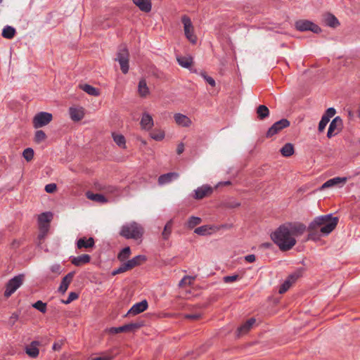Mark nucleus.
Returning <instances> with one entry per match:
<instances>
[{
  "instance_id": "423d86ee",
  "label": "nucleus",
  "mask_w": 360,
  "mask_h": 360,
  "mask_svg": "<svg viewBox=\"0 0 360 360\" xmlns=\"http://www.w3.org/2000/svg\"><path fill=\"white\" fill-rule=\"evenodd\" d=\"M295 27L296 30L300 32L311 31L316 34L321 32V29L319 25L308 20H297Z\"/></svg>"
},
{
  "instance_id": "37998d69",
  "label": "nucleus",
  "mask_w": 360,
  "mask_h": 360,
  "mask_svg": "<svg viewBox=\"0 0 360 360\" xmlns=\"http://www.w3.org/2000/svg\"><path fill=\"white\" fill-rule=\"evenodd\" d=\"M309 233L307 236V240H311L313 241H317L321 238V236H323L321 233L319 231H316V229L315 230H309Z\"/></svg>"
},
{
  "instance_id": "cd10ccee",
  "label": "nucleus",
  "mask_w": 360,
  "mask_h": 360,
  "mask_svg": "<svg viewBox=\"0 0 360 360\" xmlns=\"http://www.w3.org/2000/svg\"><path fill=\"white\" fill-rule=\"evenodd\" d=\"M146 257L144 255H137L133 257L131 259L128 260L125 262V266L128 270L133 269L134 267L139 265L141 261H146Z\"/></svg>"
},
{
  "instance_id": "49530a36",
  "label": "nucleus",
  "mask_w": 360,
  "mask_h": 360,
  "mask_svg": "<svg viewBox=\"0 0 360 360\" xmlns=\"http://www.w3.org/2000/svg\"><path fill=\"white\" fill-rule=\"evenodd\" d=\"M32 307L39 310L41 313H46V303L43 302L41 300L37 301L35 303L32 304Z\"/></svg>"
},
{
  "instance_id": "39448f33",
  "label": "nucleus",
  "mask_w": 360,
  "mask_h": 360,
  "mask_svg": "<svg viewBox=\"0 0 360 360\" xmlns=\"http://www.w3.org/2000/svg\"><path fill=\"white\" fill-rule=\"evenodd\" d=\"M24 275L19 274L10 279L6 285V290L4 291V296L9 297L15 291L19 288L23 283Z\"/></svg>"
},
{
  "instance_id": "3c124183",
  "label": "nucleus",
  "mask_w": 360,
  "mask_h": 360,
  "mask_svg": "<svg viewBox=\"0 0 360 360\" xmlns=\"http://www.w3.org/2000/svg\"><path fill=\"white\" fill-rule=\"evenodd\" d=\"M291 281L290 280H285L283 283L280 286L278 292L280 294L285 292L290 287Z\"/></svg>"
},
{
  "instance_id": "bf43d9fd",
  "label": "nucleus",
  "mask_w": 360,
  "mask_h": 360,
  "mask_svg": "<svg viewBox=\"0 0 360 360\" xmlns=\"http://www.w3.org/2000/svg\"><path fill=\"white\" fill-rule=\"evenodd\" d=\"M51 271L53 273L60 274L61 271V266L58 264H55L51 266Z\"/></svg>"
},
{
  "instance_id": "de8ad7c7",
  "label": "nucleus",
  "mask_w": 360,
  "mask_h": 360,
  "mask_svg": "<svg viewBox=\"0 0 360 360\" xmlns=\"http://www.w3.org/2000/svg\"><path fill=\"white\" fill-rule=\"evenodd\" d=\"M22 157L27 161L30 162L33 159L34 150L31 148H27L22 152Z\"/></svg>"
},
{
  "instance_id": "0eeeda50",
  "label": "nucleus",
  "mask_w": 360,
  "mask_h": 360,
  "mask_svg": "<svg viewBox=\"0 0 360 360\" xmlns=\"http://www.w3.org/2000/svg\"><path fill=\"white\" fill-rule=\"evenodd\" d=\"M115 60L117 61L120 65V69L123 74H127L129 72V51L126 47L120 49Z\"/></svg>"
},
{
  "instance_id": "e2e57ef3",
  "label": "nucleus",
  "mask_w": 360,
  "mask_h": 360,
  "mask_svg": "<svg viewBox=\"0 0 360 360\" xmlns=\"http://www.w3.org/2000/svg\"><path fill=\"white\" fill-rule=\"evenodd\" d=\"M113 356L110 355H104L101 356L96 357L93 360H112Z\"/></svg>"
},
{
  "instance_id": "680f3d73",
  "label": "nucleus",
  "mask_w": 360,
  "mask_h": 360,
  "mask_svg": "<svg viewBox=\"0 0 360 360\" xmlns=\"http://www.w3.org/2000/svg\"><path fill=\"white\" fill-rule=\"evenodd\" d=\"M256 257L255 255H248L245 257V260L249 263H252L255 261Z\"/></svg>"
},
{
  "instance_id": "a19ab883",
  "label": "nucleus",
  "mask_w": 360,
  "mask_h": 360,
  "mask_svg": "<svg viewBox=\"0 0 360 360\" xmlns=\"http://www.w3.org/2000/svg\"><path fill=\"white\" fill-rule=\"evenodd\" d=\"M112 137H113L114 141L116 143V144L118 146L123 148H125L126 140L123 135L116 134L113 133Z\"/></svg>"
},
{
  "instance_id": "864d4df0",
  "label": "nucleus",
  "mask_w": 360,
  "mask_h": 360,
  "mask_svg": "<svg viewBox=\"0 0 360 360\" xmlns=\"http://www.w3.org/2000/svg\"><path fill=\"white\" fill-rule=\"evenodd\" d=\"M127 271H128V269L126 267L125 264L124 263L119 268L113 270L112 271V276H115L117 274H121V273H124V272H125Z\"/></svg>"
},
{
  "instance_id": "09e8293b",
  "label": "nucleus",
  "mask_w": 360,
  "mask_h": 360,
  "mask_svg": "<svg viewBox=\"0 0 360 360\" xmlns=\"http://www.w3.org/2000/svg\"><path fill=\"white\" fill-rule=\"evenodd\" d=\"M46 138V135L43 130H37L34 135V141L36 143H41L44 141Z\"/></svg>"
},
{
  "instance_id": "4be33fe9",
  "label": "nucleus",
  "mask_w": 360,
  "mask_h": 360,
  "mask_svg": "<svg viewBox=\"0 0 360 360\" xmlns=\"http://www.w3.org/2000/svg\"><path fill=\"white\" fill-rule=\"evenodd\" d=\"M179 176V174L176 172H168L167 174H162L158 178V184L160 185H164L170 183L174 179H176Z\"/></svg>"
},
{
  "instance_id": "603ef678",
  "label": "nucleus",
  "mask_w": 360,
  "mask_h": 360,
  "mask_svg": "<svg viewBox=\"0 0 360 360\" xmlns=\"http://www.w3.org/2000/svg\"><path fill=\"white\" fill-rule=\"evenodd\" d=\"M200 75L210 86H214L216 85L214 79L212 77L208 76L206 72H202Z\"/></svg>"
},
{
  "instance_id": "8fccbe9b",
  "label": "nucleus",
  "mask_w": 360,
  "mask_h": 360,
  "mask_svg": "<svg viewBox=\"0 0 360 360\" xmlns=\"http://www.w3.org/2000/svg\"><path fill=\"white\" fill-rule=\"evenodd\" d=\"M79 297V294L75 292H70L68 297L65 300H61L62 303L65 304H68L72 301L77 300Z\"/></svg>"
},
{
  "instance_id": "774afa93",
  "label": "nucleus",
  "mask_w": 360,
  "mask_h": 360,
  "mask_svg": "<svg viewBox=\"0 0 360 360\" xmlns=\"http://www.w3.org/2000/svg\"><path fill=\"white\" fill-rule=\"evenodd\" d=\"M231 184V181H221V182H219L218 185H219H219H226H226H230Z\"/></svg>"
},
{
  "instance_id": "5701e85b",
  "label": "nucleus",
  "mask_w": 360,
  "mask_h": 360,
  "mask_svg": "<svg viewBox=\"0 0 360 360\" xmlns=\"http://www.w3.org/2000/svg\"><path fill=\"white\" fill-rule=\"evenodd\" d=\"M175 122L181 127H189L191 124V120L186 115L181 113H176L174 115Z\"/></svg>"
},
{
  "instance_id": "a878e982",
  "label": "nucleus",
  "mask_w": 360,
  "mask_h": 360,
  "mask_svg": "<svg viewBox=\"0 0 360 360\" xmlns=\"http://www.w3.org/2000/svg\"><path fill=\"white\" fill-rule=\"evenodd\" d=\"M216 230L215 227L210 225H203L197 227L194 230V233L199 236H208L211 235L213 231Z\"/></svg>"
},
{
  "instance_id": "c85d7f7f",
  "label": "nucleus",
  "mask_w": 360,
  "mask_h": 360,
  "mask_svg": "<svg viewBox=\"0 0 360 360\" xmlns=\"http://www.w3.org/2000/svg\"><path fill=\"white\" fill-rule=\"evenodd\" d=\"M324 22L330 27H336L340 24L338 18L331 13H328L325 15Z\"/></svg>"
},
{
  "instance_id": "58836bf2",
  "label": "nucleus",
  "mask_w": 360,
  "mask_h": 360,
  "mask_svg": "<svg viewBox=\"0 0 360 360\" xmlns=\"http://www.w3.org/2000/svg\"><path fill=\"white\" fill-rule=\"evenodd\" d=\"M177 61L179 65L185 68H190L193 63L191 58H187L184 56L177 57Z\"/></svg>"
},
{
  "instance_id": "f257e3e1",
  "label": "nucleus",
  "mask_w": 360,
  "mask_h": 360,
  "mask_svg": "<svg viewBox=\"0 0 360 360\" xmlns=\"http://www.w3.org/2000/svg\"><path fill=\"white\" fill-rule=\"evenodd\" d=\"M271 238L281 251L290 250L296 244L295 237L291 236V232L285 224L281 225L272 232Z\"/></svg>"
},
{
  "instance_id": "473e14b6",
  "label": "nucleus",
  "mask_w": 360,
  "mask_h": 360,
  "mask_svg": "<svg viewBox=\"0 0 360 360\" xmlns=\"http://www.w3.org/2000/svg\"><path fill=\"white\" fill-rule=\"evenodd\" d=\"M15 33L16 31L13 27L6 25L4 27L1 34L3 37L8 39H11L15 37Z\"/></svg>"
},
{
  "instance_id": "f704fd0d",
  "label": "nucleus",
  "mask_w": 360,
  "mask_h": 360,
  "mask_svg": "<svg viewBox=\"0 0 360 360\" xmlns=\"http://www.w3.org/2000/svg\"><path fill=\"white\" fill-rule=\"evenodd\" d=\"M283 157H290L294 153V146L290 143H285L280 150Z\"/></svg>"
},
{
  "instance_id": "7c9ffc66",
  "label": "nucleus",
  "mask_w": 360,
  "mask_h": 360,
  "mask_svg": "<svg viewBox=\"0 0 360 360\" xmlns=\"http://www.w3.org/2000/svg\"><path fill=\"white\" fill-rule=\"evenodd\" d=\"M172 226H173V221L171 219L167 222V224H165L164 229L162 232L161 236H162V238L164 240H167L169 238L171 233H172Z\"/></svg>"
},
{
  "instance_id": "aec40b11",
  "label": "nucleus",
  "mask_w": 360,
  "mask_h": 360,
  "mask_svg": "<svg viewBox=\"0 0 360 360\" xmlns=\"http://www.w3.org/2000/svg\"><path fill=\"white\" fill-rule=\"evenodd\" d=\"M212 188L207 185H204L200 187H198L195 190V195L194 198L195 199L200 200L205 198L207 194L212 193Z\"/></svg>"
},
{
  "instance_id": "c03bdc74",
  "label": "nucleus",
  "mask_w": 360,
  "mask_h": 360,
  "mask_svg": "<svg viewBox=\"0 0 360 360\" xmlns=\"http://www.w3.org/2000/svg\"><path fill=\"white\" fill-rule=\"evenodd\" d=\"M150 137L158 141L165 138V132L162 130H154L150 133Z\"/></svg>"
},
{
  "instance_id": "9d476101",
  "label": "nucleus",
  "mask_w": 360,
  "mask_h": 360,
  "mask_svg": "<svg viewBox=\"0 0 360 360\" xmlns=\"http://www.w3.org/2000/svg\"><path fill=\"white\" fill-rule=\"evenodd\" d=\"M290 122L288 120L283 118L279 121L276 122L266 131V136L270 138L274 135L278 134L282 129L289 127Z\"/></svg>"
},
{
  "instance_id": "69168bd1",
  "label": "nucleus",
  "mask_w": 360,
  "mask_h": 360,
  "mask_svg": "<svg viewBox=\"0 0 360 360\" xmlns=\"http://www.w3.org/2000/svg\"><path fill=\"white\" fill-rule=\"evenodd\" d=\"M184 144L183 143L179 144L178 146H177V149H176L177 153L179 155L181 154L184 152Z\"/></svg>"
},
{
  "instance_id": "bb28decb",
  "label": "nucleus",
  "mask_w": 360,
  "mask_h": 360,
  "mask_svg": "<svg viewBox=\"0 0 360 360\" xmlns=\"http://www.w3.org/2000/svg\"><path fill=\"white\" fill-rule=\"evenodd\" d=\"M39 345L38 341H32L31 344L26 347L25 352L27 355L32 358H36L39 354V350L37 346Z\"/></svg>"
},
{
  "instance_id": "0e129e2a",
  "label": "nucleus",
  "mask_w": 360,
  "mask_h": 360,
  "mask_svg": "<svg viewBox=\"0 0 360 360\" xmlns=\"http://www.w3.org/2000/svg\"><path fill=\"white\" fill-rule=\"evenodd\" d=\"M62 347V343L60 342H54L53 346H52V349L54 351H59Z\"/></svg>"
},
{
  "instance_id": "052dcab7",
  "label": "nucleus",
  "mask_w": 360,
  "mask_h": 360,
  "mask_svg": "<svg viewBox=\"0 0 360 360\" xmlns=\"http://www.w3.org/2000/svg\"><path fill=\"white\" fill-rule=\"evenodd\" d=\"M185 317L188 319L197 320L200 317V314H186L185 316Z\"/></svg>"
},
{
  "instance_id": "c756f323",
  "label": "nucleus",
  "mask_w": 360,
  "mask_h": 360,
  "mask_svg": "<svg viewBox=\"0 0 360 360\" xmlns=\"http://www.w3.org/2000/svg\"><path fill=\"white\" fill-rule=\"evenodd\" d=\"M86 195L88 199L91 200L95 202L104 203L108 201L107 199L105 198V197L102 194L94 193L91 191H88V192H86Z\"/></svg>"
},
{
  "instance_id": "4468645a",
  "label": "nucleus",
  "mask_w": 360,
  "mask_h": 360,
  "mask_svg": "<svg viewBox=\"0 0 360 360\" xmlns=\"http://www.w3.org/2000/svg\"><path fill=\"white\" fill-rule=\"evenodd\" d=\"M75 271H71V272H69L66 276H65L61 282H60V285L58 289V291L62 294H64L68 287H69V285L70 284V283L72 282L74 276H75Z\"/></svg>"
},
{
  "instance_id": "a211bd4d",
  "label": "nucleus",
  "mask_w": 360,
  "mask_h": 360,
  "mask_svg": "<svg viewBox=\"0 0 360 360\" xmlns=\"http://www.w3.org/2000/svg\"><path fill=\"white\" fill-rule=\"evenodd\" d=\"M140 124L142 129L145 130L152 129L154 124L152 116L148 112H143L141 119Z\"/></svg>"
},
{
  "instance_id": "f03ea898",
  "label": "nucleus",
  "mask_w": 360,
  "mask_h": 360,
  "mask_svg": "<svg viewBox=\"0 0 360 360\" xmlns=\"http://www.w3.org/2000/svg\"><path fill=\"white\" fill-rule=\"evenodd\" d=\"M339 219L333 217L332 214L321 215L315 217L309 224L307 229L315 230L320 229V232L323 236H328L337 226Z\"/></svg>"
},
{
  "instance_id": "e433bc0d",
  "label": "nucleus",
  "mask_w": 360,
  "mask_h": 360,
  "mask_svg": "<svg viewBox=\"0 0 360 360\" xmlns=\"http://www.w3.org/2000/svg\"><path fill=\"white\" fill-rule=\"evenodd\" d=\"M53 218V214L50 212H43L38 217V223L39 224H49L50 221Z\"/></svg>"
},
{
  "instance_id": "2f4dec72",
  "label": "nucleus",
  "mask_w": 360,
  "mask_h": 360,
  "mask_svg": "<svg viewBox=\"0 0 360 360\" xmlns=\"http://www.w3.org/2000/svg\"><path fill=\"white\" fill-rule=\"evenodd\" d=\"M257 115L259 120H264L269 117V110L266 105H260L257 108Z\"/></svg>"
},
{
  "instance_id": "6e6552de",
  "label": "nucleus",
  "mask_w": 360,
  "mask_h": 360,
  "mask_svg": "<svg viewBox=\"0 0 360 360\" xmlns=\"http://www.w3.org/2000/svg\"><path fill=\"white\" fill-rule=\"evenodd\" d=\"M144 325L143 321L132 322L119 327H112L109 329L111 334L134 331Z\"/></svg>"
},
{
  "instance_id": "f8f14e48",
  "label": "nucleus",
  "mask_w": 360,
  "mask_h": 360,
  "mask_svg": "<svg viewBox=\"0 0 360 360\" xmlns=\"http://www.w3.org/2000/svg\"><path fill=\"white\" fill-rule=\"evenodd\" d=\"M336 113V110L334 108H328L325 113L323 115L319 123V131L321 132L323 131L328 123L330 121V119L333 117Z\"/></svg>"
},
{
  "instance_id": "338daca9",
  "label": "nucleus",
  "mask_w": 360,
  "mask_h": 360,
  "mask_svg": "<svg viewBox=\"0 0 360 360\" xmlns=\"http://www.w3.org/2000/svg\"><path fill=\"white\" fill-rule=\"evenodd\" d=\"M297 278H298V275L295 274H292V275L289 276V277L288 278L287 280H290L292 283V282L295 281Z\"/></svg>"
},
{
  "instance_id": "ea45409f",
  "label": "nucleus",
  "mask_w": 360,
  "mask_h": 360,
  "mask_svg": "<svg viewBox=\"0 0 360 360\" xmlns=\"http://www.w3.org/2000/svg\"><path fill=\"white\" fill-rule=\"evenodd\" d=\"M131 255V249L129 246L124 248L118 254L117 258L120 262L128 259Z\"/></svg>"
},
{
  "instance_id": "20e7f679",
  "label": "nucleus",
  "mask_w": 360,
  "mask_h": 360,
  "mask_svg": "<svg viewBox=\"0 0 360 360\" xmlns=\"http://www.w3.org/2000/svg\"><path fill=\"white\" fill-rule=\"evenodd\" d=\"M181 22L184 25L185 37L193 44L197 42V37L194 33V28L191 18L184 15L181 17Z\"/></svg>"
},
{
  "instance_id": "a18cd8bd",
  "label": "nucleus",
  "mask_w": 360,
  "mask_h": 360,
  "mask_svg": "<svg viewBox=\"0 0 360 360\" xmlns=\"http://www.w3.org/2000/svg\"><path fill=\"white\" fill-rule=\"evenodd\" d=\"M195 276H185L179 283V286L182 287L184 285H191L195 280Z\"/></svg>"
},
{
  "instance_id": "1a4fd4ad",
  "label": "nucleus",
  "mask_w": 360,
  "mask_h": 360,
  "mask_svg": "<svg viewBox=\"0 0 360 360\" xmlns=\"http://www.w3.org/2000/svg\"><path fill=\"white\" fill-rule=\"evenodd\" d=\"M53 119L51 113L47 112H40L37 113L33 118V126L38 129L47 125Z\"/></svg>"
},
{
  "instance_id": "4c0bfd02",
  "label": "nucleus",
  "mask_w": 360,
  "mask_h": 360,
  "mask_svg": "<svg viewBox=\"0 0 360 360\" xmlns=\"http://www.w3.org/2000/svg\"><path fill=\"white\" fill-rule=\"evenodd\" d=\"M202 221L201 218L198 217L192 216L188 218L187 222H186V226L187 228L192 229L197 225L200 224Z\"/></svg>"
},
{
  "instance_id": "6e6d98bb",
  "label": "nucleus",
  "mask_w": 360,
  "mask_h": 360,
  "mask_svg": "<svg viewBox=\"0 0 360 360\" xmlns=\"http://www.w3.org/2000/svg\"><path fill=\"white\" fill-rule=\"evenodd\" d=\"M57 186L56 184H49L45 186V191L48 193H53L56 191Z\"/></svg>"
},
{
  "instance_id": "5fc2aeb1",
  "label": "nucleus",
  "mask_w": 360,
  "mask_h": 360,
  "mask_svg": "<svg viewBox=\"0 0 360 360\" xmlns=\"http://www.w3.org/2000/svg\"><path fill=\"white\" fill-rule=\"evenodd\" d=\"M240 205V203L234 200H230L225 202V206L228 208H236Z\"/></svg>"
},
{
  "instance_id": "b1692460",
  "label": "nucleus",
  "mask_w": 360,
  "mask_h": 360,
  "mask_svg": "<svg viewBox=\"0 0 360 360\" xmlns=\"http://www.w3.org/2000/svg\"><path fill=\"white\" fill-rule=\"evenodd\" d=\"M133 2L143 12L148 13L151 11V0H133Z\"/></svg>"
},
{
  "instance_id": "dca6fc26",
  "label": "nucleus",
  "mask_w": 360,
  "mask_h": 360,
  "mask_svg": "<svg viewBox=\"0 0 360 360\" xmlns=\"http://www.w3.org/2000/svg\"><path fill=\"white\" fill-rule=\"evenodd\" d=\"M76 245L77 248L79 250H82L83 248H92L95 245V241L92 237H89V238H86V237H82L77 240Z\"/></svg>"
},
{
  "instance_id": "4d7b16f0",
  "label": "nucleus",
  "mask_w": 360,
  "mask_h": 360,
  "mask_svg": "<svg viewBox=\"0 0 360 360\" xmlns=\"http://www.w3.org/2000/svg\"><path fill=\"white\" fill-rule=\"evenodd\" d=\"M238 278V275L235 274V275L224 276L223 278V281L225 283H232V282H234V281H237Z\"/></svg>"
},
{
  "instance_id": "f3484780",
  "label": "nucleus",
  "mask_w": 360,
  "mask_h": 360,
  "mask_svg": "<svg viewBox=\"0 0 360 360\" xmlns=\"http://www.w3.org/2000/svg\"><path fill=\"white\" fill-rule=\"evenodd\" d=\"M347 181L346 177H335L333 179H330L328 181H326L322 186L321 189H326L328 188H330L335 186H338L339 184H345Z\"/></svg>"
},
{
  "instance_id": "9b49d317",
  "label": "nucleus",
  "mask_w": 360,
  "mask_h": 360,
  "mask_svg": "<svg viewBox=\"0 0 360 360\" xmlns=\"http://www.w3.org/2000/svg\"><path fill=\"white\" fill-rule=\"evenodd\" d=\"M343 126V122L340 117H335L330 123L327 132V137L332 138L341 131Z\"/></svg>"
},
{
  "instance_id": "393cba45",
  "label": "nucleus",
  "mask_w": 360,
  "mask_h": 360,
  "mask_svg": "<svg viewBox=\"0 0 360 360\" xmlns=\"http://www.w3.org/2000/svg\"><path fill=\"white\" fill-rule=\"evenodd\" d=\"M256 319L255 318H250L243 324H242L237 330L238 335H241L247 333L255 323Z\"/></svg>"
},
{
  "instance_id": "79ce46f5",
  "label": "nucleus",
  "mask_w": 360,
  "mask_h": 360,
  "mask_svg": "<svg viewBox=\"0 0 360 360\" xmlns=\"http://www.w3.org/2000/svg\"><path fill=\"white\" fill-rule=\"evenodd\" d=\"M49 224H46L44 223V224H39V233L38 238L39 240H42L46 236L49 230Z\"/></svg>"
},
{
  "instance_id": "6ab92c4d",
  "label": "nucleus",
  "mask_w": 360,
  "mask_h": 360,
  "mask_svg": "<svg viewBox=\"0 0 360 360\" xmlns=\"http://www.w3.org/2000/svg\"><path fill=\"white\" fill-rule=\"evenodd\" d=\"M69 113L72 120L75 122L80 121L83 119L84 113L82 108L70 107Z\"/></svg>"
},
{
  "instance_id": "c9c22d12",
  "label": "nucleus",
  "mask_w": 360,
  "mask_h": 360,
  "mask_svg": "<svg viewBox=\"0 0 360 360\" xmlns=\"http://www.w3.org/2000/svg\"><path fill=\"white\" fill-rule=\"evenodd\" d=\"M80 88L86 94L91 96H97L99 95V90L93 86L87 84L80 85Z\"/></svg>"
},
{
  "instance_id": "72a5a7b5",
  "label": "nucleus",
  "mask_w": 360,
  "mask_h": 360,
  "mask_svg": "<svg viewBox=\"0 0 360 360\" xmlns=\"http://www.w3.org/2000/svg\"><path fill=\"white\" fill-rule=\"evenodd\" d=\"M138 91L141 96L145 97L149 94V89L145 79H141L138 85Z\"/></svg>"
},
{
  "instance_id": "412c9836",
  "label": "nucleus",
  "mask_w": 360,
  "mask_h": 360,
  "mask_svg": "<svg viewBox=\"0 0 360 360\" xmlns=\"http://www.w3.org/2000/svg\"><path fill=\"white\" fill-rule=\"evenodd\" d=\"M70 261L73 265L76 266H79L82 264L90 262L91 256L87 254H84L77 257H71Z\"/></svg>"
},
{
  "instance_id": "7ed1b4c3",
  "label": "nucleus",
  "mask_w": 360,
  "mask_h": 360,
  "mask_svg": "<svg viewBox=\"0 0 360 360\" xmlns=\"http://www.w3.org/2000/svg\"><path fill=\"white\" fill-rule=\"evenodd\" d=\"M143 228L141 224L131 221L122 226L120 235L126 239L138 240L143 237Z\"/></svg>"
},
{
  "instance_id": "2eb2a0df",
  "label": "nucleus",
  "mask_w": 360,
  "mask_h": 360,
  "mask_svg": "<svg viewBox=\"0 0 360 360\" xmlns=\"http://www.w3.org/2000/svg\"><path fill=\"white\" fill-rule=\"evenodd\" d=\"M285 224L288 226L291 236L293 237L294 236L302 235L307 229L306 226L302 223H288Z\"/></svg>"
},
{
  "instance_id": "ddd939ff",
  "label": "nucleus",
  "mask_w": 360,
  "mask_h": 360,
  "mask_svg": "<svg viewBox=\"0 0 360 360\" xmlns=\"http://www.w3.org/2000/svg\"><path fill=\"white\" fill-rule=\"evenodd\" d=\"M148 304L146 300H143L140 302L134 304L127 311V316H135L141 312H143L148 309Z\"/></svg>"
},
{
  "instance_id": "13d9d810",
  "label": "nucleus",
  "mask_w": 360,
  "mask_h": 360,
  "mask_svg": "<svg viewBox=\"0 0 360 360\" xmlns=\"http://www.w3.org/2000/svg\"><path fill=\"white\" fill-rule=\"evenodd\" d=\"M19 315L17 313H13L9 318L8 323L13 326L15 322L18 320Z\"/></svg>"
}]
</instances>
